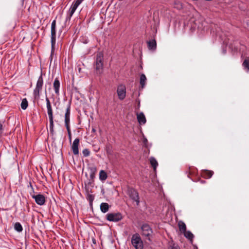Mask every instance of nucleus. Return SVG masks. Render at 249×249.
I'll return each mask as SVG.
<instances>
[{
  "label": "nucleus",
  "instance_id": "obj_11",
  "mask_svg": "<svg viewBox=\"0 0 249 249\" xmlns=\"http://www.w3.org/2000/svg\"><path fill=\"white\" fill-rule=\"evenodd\" d=\"M32 197L35 199L36 204L39 205H43L45 203V197L43 195L38 194L36 195H33Z\"/></svg>",
  "mask_w": 249,
  "mask_h": 249
},
{
  "label": "nucleus",
  "instance_id": "obj_15",
  "mask_svg": "<svg viewBox=\"0 0 249 249\" xmlns=\"http://www.w3.org/2000/svg\"><path fill=\"white\" fill-rule=\"evenodd\" d=\"M71 105L69 104L65 114V122H70Z\"/></svg>",
  "mask_w": 249,
  "mask_h": 249
},
{
  "label": "nucleus",
  "instance_id": "obj_28",
  "mask_svg": "<svg viewBox=\"0 0 249 249\" xmlns=\"http://www.w3.org/2000/svg\"><path fill=\"white\" fill-rule=\"evenodd\" d=\"M87 198L90 203H92L94 200V197L93 195L88 194L87 196Z\"/></svg>",
  "mask_w": 249,
  "mask_h": 249
},
{
  "label": "nucleus",
  "instance_id": "obj_25",
  "mask_svg": "<svg viewBox=\"0 0 249 249\" xmlns=\"http://www.w3.org/2000/svg\"><path fill=\"white\" fill-rule=\"evenodd\" d=\"M28 106V102L26 98L22 99L21 103V107L22 109L25 110Z\"/></svg>",
  "mask_w": 249,
  "mask_h": 249
},
{
  "label": "nucleus",
  "instance_id": "obj_7",
  "mask_svg": "<svg viewBox=\"0 0 249 249\" xmlns=\"http://www.w3.org/2000/svg\"><path fill=\"white\" fill-rule=\"evenodd\" d=\"M84 0H75L72 3L69 12V16L67 17L66 20H70L71 17L75 12L78 6Z\"/></svg>",
  "mask_w": 249,
  "mask_h": 249
},
{
  "label": "nucleus",
  "instance_id": "obj_10",
  "mask_svg": "<svg viewBox=\"0 0 249 249\" xmlns=\"http://www.w3.org/2000/svg\"><path fill=\"white\" fill-rule=\"evenodd\" d=\"M103 55L102 53H99L97 54L95 62V68L96 70L99 71L103 68Z\"/></svg>",
  "mask_w": 249,
  "mask_h": 249
},
{
  "label": "nucleus",
  "instance_id": "obj_20",
  "mask_svg": "<svg viewBox=\"0 0 249 249\" xmlns=\"http://www.w3.org/2000/svg\"><path fill=\"white\" fill-rule=\"evenodd\" d=\"M146 77L144 74H142L140 76V83L142 88H143L146 83Z\"/></svg>",
  "mask_w": 249,
  "mask_h": 249
},
{
  "label": "nucleus",
  "instance_id": "obj_2",
  "mask_svg": "<svg viewBox=\"0 0 249 249\" xmlns=\"http://www.w3.org/2000/svg\"><path fill=\"white\" fill-rule=\"evenodd\" d=\"M127 194L129 197L136 202V205L139 206L140 201L138 191L133 188H129L127 190Z\"/></svg>",
  "mask_w": 249,
  "mask_h": 249
},
{
  "label": "nucleus",
  "instance_id": "obj_36",
  "mask_svg": "<svg viewBox=\"0 0 249 249\" xmlns=\"http://www.w3.org/2000/svg\"><path fill=\"white\" fill-rule=\"evenodd\" d=\"M224 42H226V41L225 40H224Z\"/></svg>",
  "mask_w": 249,
  "mask_h": 249
},
{
  "label": "nucleus",
  "instance_id": "obj_13",
  "mask_svg": "<svg viewBox=\"0 0 249 249\" xmlns=\"http://www.w3.org/2000/svg\"><path fill=\"white\" fill-rule=\"evenodd\" d=\"M79 139L76 138L73 142L71 145V149L74 155H76L79 154L78 146L79 144Z\"/></svg>",
  "mask_w": 249,
  "mask_h": 249
},
{
  "label": "nucleus",
  "instance_id": "obj_3",
  "mask_svg": "<svg viewBox=\"0 0 249 249\" xmlns=\"http://www.w3.org/2000/svg\"><path fill=\"white\" fill-rule=\"evenodd\" d=\"M43 85V80L42 75H40L37 81L36 88L34 90L33 94L35 98L38 99L40 97V92L42 90Z\"/></svg>",
  "mask_w": 249,
  "mask_h": 249
},
{
  "label": "nucleus",
  "instance_id": "obj_32",
  "mask_svg": "<svg viewBox=\"0 0 249 249\" xmlns=\"http://www.w3.org/2000/svg\"><path fill=\"white\" fill-rule=\"evenodd\" d=\"M143 142L144 144H146V143L147 142V140L146 138H143Z\"/></svg>",
  "mask_w": 249,
  "mask_h": 249
},
{
  "label": "nucleus",
  "instance_id": "obj_8",
  "mask_svg": "<svg viewBox=\"0 0 249 249\" xmlns=\"http://www.w3.org/2000/svg\"><path fill=\"white\" fill-rule=\"evenodd\" d=\"M117 93L120 100H124L126 96V88L123 84L119 85L117 89Z\"/></svg>",
  "mask_w": 249,
  "mask_h": 249
},
{
  "label": "nucleus",
  "instance_id": "obj_24",
  "mask_svg": "<svg viewBox=\"0 0 249 249\" xmlns=\"http://www.w3.org/2000/svg\"><path fill=\"white\" fill-rule=\"evenodd\" d=\"M150 162L154 170H156V169L158 165V163L156 160L153 157H151L150 158Z\"/></svg>",
  "mask_w": 249,
  "mask_h": 249
},
{
  "label": "nucleus",
  "instance_id": "obj_23",
  "mask_svg": "<svg viewBox=\"0 0 249 249\" xmlns=\"http://www.w3.org/2000/svg\"><path fill=\"white\" fill-rule=\"evenodd\" d=\"M107 174L104 170H101L99 173V179L101 181H105L107 178Z\"/></svg>",
  "mask_w": 249,
  "mask_h": 249
},
{
  "label": "nucleus",
  "instance_id": "obj_12",
  "mask_svg": "<svg viewBox=\"0 0 249 249\" xmlns=\"http://www.w3.org/2000/svg\"><path fill=\"white\" fill-rule=\"evenodd\" d=\"M89 184H91L94 180L95 174L97 172V168L95 166H92L89 167Z\"/></svg>",
  "mask_w": 249,
  "mask_h": 249
},
{
  "label": "nucleus",
  "instance_id": "obj_16",
  "mask_svg": "<svg viewBox=\"0 0 249 249\" xmlns=\"http://www.w3.org/2000/svg\"><path fill=\"white\" fill-rule=\"evenodd\" d=\"M137 119L140 124H144L146 123V118L142 112L137 114Z\"/></svg>",
  "mask_w": 249,
  "mask_h": 249
},
{
  "label": "nucleus",
  "instance_id": "obj_21",
  "mask_svg": "<svg viewBox=\"0 0 249 249\" xmlns=\"http://www.w3.org/2000/svg\"><path fill=\"white\" fill-rule=\"evenodd\" d=\"M184 236L187 238L188 240H189L190 241H192L194 237L193 234L190 231H186L184 232Z\"/></svg>",
  "mask_w": 249,
  "mask_h": 249
},
{
  "label": "nucleus",
  "instance_id": "obj_4",
  "mask_svg": "<svg viewBox=\"0 0 249 249\" xmlns=\"http://www.w3.org/2000/svg\"><path fill=\"white\" fill-rule=\"evenodd\" d=\"M56 42V20H53L51 24V48L52 53L54 51Z\"/></svg>",
  "mask_w": 249,
  "mask_h": 249
},
{
  "label": "nucleus",
  "instance_id": "obj_26",
  "mask_svg": "<svg viewBox=\"0 0 249 249\" xmlns=\"http://www.w3.org/2000/svg\"><path fill=\"white\" fill-rule=\"evenodd\" d=\"M14 229L18 232H21L23 230L22 226L19 222H16L14 225Z\"/></svg>",
  "mask_w": 249,
  "mask_h": 249
},
{
  "label": "nucleus",
  "instance_id": "obj_35",
  "mask_svg": "<svg viewBox=\"0 0 249 249\" xmlns=\"http://www.w3.org/2000/svg\"><path fill=\"white\" fill-rule=\"evenodd\" d=\"M92 131H93V132H95V129H94V128H92Z\"/></svg>",
  "mask_w": 249,
  "mask_h": 249
},
{
  "label": "nucleus",
  "instance_id": "obj_1",
  "mask_svg": "<svg viewBox=\"0 0 249 249\" xmlns=\"http://www.w3.org/2000/svg\"><path fill=\"white\" fill-rule=\"evenodd\" d=\"M46 107L50 122V131L52 134L53 133V112L51 102L48 97H46Z\"/></svg>",
  "mask_w": 249,
  "mask_h": 249
},
{
  "label": "nucleus",
  "instance_id": "obj_27",
  "mask_svg": "<svg viewBox=\"0 0 249 249\" xmlns=\"http://www.w3.org/2000/svg\"><path fill=\"white\" fill-rule=\"evenodd\" d=\"M242 65L244 68L245 70H246L247 72L249 71V59H245L243 64Z\"/></svg>",
  "mask_w": 249,
  "mask_h": 249
},
{
  "label": "nucleus",
  "instance_id": "obj_14",
  "mask_svg": "<svg viewBox=\"0 0 249 249\" xmlns=\"http://www.w3.org/2000/svg\"><path fill=\"white\" fill-rule=\"evenodd\" d=\"M60 82L57 78H56L54 79V81L53 83V87L54 89V91L55 94L57 95H59V88H60Z\"/></svg>",
  "mask_w": 249,
  "mask_h": 249
},
{
  "label": "nucleus",
  "instance_id": "obj_33",
  "mask_svg": "<svg viewBox=\"0 0 249 249\" xmlns=\"http://www.w3.org/2000/svg\"><path fill=\"white\" fill-rule=\"evenodd\" d=\"M223 53L224 54H225L226 53V51L225 50L223 49Z\"/></svg>",
  "mask_w": 249,
  "mask_h": 249
},
{
  "label": "nucleus",
  "instance_id": "obj_5",
  "mask_svg": "<svg viewBox=\"0 0 249 249\" xmlns=\"http://www.w3.org/2000/svg\"><path fill=\"white\" fill-rule=\"evenodd\" d=\"M131 243L135 249H142L143 243L140 235L136 233L132 235Z\"/></svg>",
  "mask_w": 249,
  "mask_h": 249
},
{
  "label": "nucleus",
  "instance_id": "obj_22",
  "mask_svg": "<svg viewBox=\"0 0 249 249\" xmlns=\"http://www.w3.org/2000/svg\"><path fill=\"white\" fill-rule=\"evenodd\" d=\"M178 225L179 231L181 232H184V231H186V225L183 222H182L181 221H179L178 223Z\"/></svg>",
  "mask_w": 249,
  "mask_h": 249
},
{
  "label": "nucleus",
  "instance_id": "obj_9",
  "mask_svg": "<svg viewBox=\"0 0 249 249\" xmlns=\"http://www.w3.org/2000/svg\"><path fill=\"white\" fill-rule=\"evenodd\" d=\"M141 230L142 235L147 237L148 239L150 240V236L152 235V230L149 225L147 224H143L141 227Z\"/></svg>",
  "mask_w": 249,
  "mask_h": 249
},
{
  "label": "nucleus",
  "instance_id": "obj_29",
  "mask_svg": "<svg viewBox=\"0 0 249 249\" xmlns=\"http://www.w3.org/2000/svg\"><path fill=\"white\" fill-rule=\"evenodd\" d=\"M82 153H83L84 156L85 157H88L90 154V151L87 148L83 149Z\"/></svg>",
  "mask_w": 249,
  "mask_h": 249
},
{
  "label": "nucleus",
  "instance_id": "obj_6",
  "mask_svg": "<svg viewBox=\"0 0 249 249\" xmlns=\"http://www.w3.org/2000/svg\"><path fill=\"white\" fill-rule=\"evenodd\" d=\"M106 218L109 221L117 222L123 219V216L120 213H107Z\"/></svg>",
  "mask_w": 249,
  "mask_h": 249
},
{
  "label": "nucleus",
  "instance_id": "obj_18",
  "mask_svg": "<svg viewBox=\"0 0 249 249\" xmlns=\"http://www.w3.org/2000/svg\"><path fill=\"white\" fill-rule=\"evenodd\" d=\"M148 48L149 50H155L157 47L156 41L155 40H150L147 42Z\"/></svg>",
  "mask_w": 249,
  "mask_h": 249
},
{
  "label": "nucleus",
  "instance_id": "obj_34",
  "mask_svg": "<svg viewBox=\"0 0 249 249\" xmlns=\"http://www.w3.org/2000/svg\"><path fill=\"white\" fill-rule=\"evenodd\" d=\"M30 186L32 187V189H33V186L31 184V183H30Z\"/></svg>",
  "mask_w": 249,
  "mask_h": 249
},
{
  "label": "nucleus",
  "instance_id": "obj_30",
  "mask_svg": "<svg viewBox=\"0 0 249 249\" xmlns=\"http://www.w3.org/2000/svg\"><path fill=\"white\" fill-rule=\"evenodd\" d=\"M65 125L66 127L67 132L71 131L70 129V122H65Z\"/></svg>",
  "mask_w": 249,
  "mask_h": 249
},
{
  "label": "nucleus",
  "instance_id": "obj_19",
  "mask_svg": "<svg viewBox=\"0 0 249 249\" xmlns=\"http://www.w3.org/2000/svg\"><path fill=\"white\" fill-rule=\"evenodd\" d=\"M213 172L212 171H209L207 170H204L202 171V175L205 178H210L212 177L213 175Z\"/></svg>",
  "mask_w": 249,
  "mask_h": 249
},
{
  "label": "nucleus",
  "instance_id": "obj_31",
  "mask_svg": "<svg viewBox=\"0 0 249 249\" xmlns=\"http://www.w3.org/2000/svg\"><path fill=\"white\" fill-rule=\"evenodd\" d=\"M68 137H69V139L70 142H71V131H68Z\"/></svg>",
  "mask_w": 249,
  "mask_h": 249
},
{
  "label": "nucleus",
  "instance_id": "obj_17",
  "mask_svg": "<svg viewBox=\"0 0 249 249\" xmlns=\"http://www.w3.org/2000/svg\"><path fill=\"white\" fill-rule=\"evenodd\" d=\"M109 206L108 203L103 202L100 204L101 211L103 213H107L109 210Z\"/></svg>",
  "mask_w": 249,
  "mask_h": 249
}]
</instances>
